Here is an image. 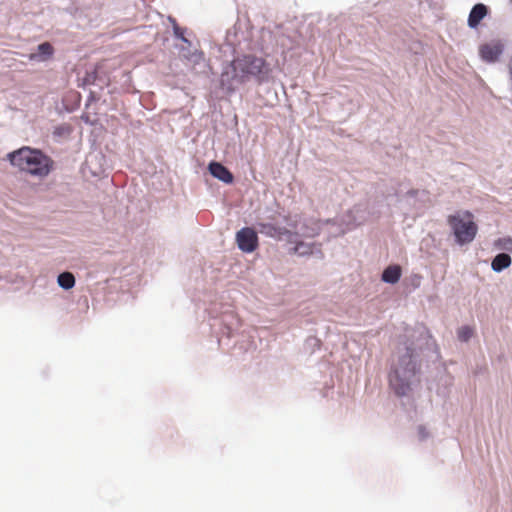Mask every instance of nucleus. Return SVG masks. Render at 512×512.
Here are the masks:
<instances>
[{
    "instance_id": "f257e3e1",
    "label": "nucleus",
    "mask_w": 512,
    "mask_h": 512,
    "mask_svg": "<svg viewBox=\"0 0 512 512\" xmlns=\"http://www.w3.org/2000/svg\"><path fill=\"white\" fill-rule=\"evenodd\" d=\"M8 158L21 172L40 179L46 177L53 167V160L50 157L30 147H22L9 153Z\"/></svg>"
},
{
    "instance_id": "f03ea898",
    "label": "nucleus",
    "mask_w": 512,
    "mask_h": 512,
    "mask_svg": "<svg viewBox=\"0 0 512 512\" xmlns=\"http://www.w3.org/2000/svg\"><path fill=\"white\" fill-rule=\"evenodd\" d=\"M233 77L244 83L255 79L258 84L268 82L272 69L269 63L262 57L252 54L243 55L234 59L231 63Z\"/></svg>"
},
{
    "instance_id": "7ed1b4c3",
    "label": "nucleus",
    "mask_w": 512,
    "mask_h": 512,
    "mask_svg": "<svg viewBox=\"0 0 512 512\" xmlns=\"http://www.w3.org/2000/svg\"><path fill=\"white\" fill-rule=\"evenodd\" d=\"M416 374L412 351L407 350L405 355L399 357L397 363L392 367L388 376L389 385L397 396H407L412 385L419 382Z\"/></svg>"
},
{
    "instance_id": "20e7f679",
    "label": "nucleus",
    "mask_w": 512,
    "mask_h": 512,
    "mask_svg": "<svg viewBox=\"0 0 512 512\" xmlns=\"http://www.w3.org/2000/svg\"><path fill=\"white\" fill-rule=\"evenodd\" d=\"M473 218V214L469 211L456 212L448 216L447 222L459 245L471 243L475 239L478 226Z\"/></svg>"
},
{
    "instance_id": "39448f33",
    "label": "nucleus",
    "mask_w": 512,
    "mask_h": 512,
    "mask_svg": "<svg viewBox=\"0 0 512 512\" xmlns=\"http://www.w3.org/2000/svg\"><path fill=\"white\" fill-rule=\"evenodd\" d=\"M504 51V44L501 40H491L479 47L481 59L487 63L497 62Z\"/></svg>"
},
{
    "instance_id": "423d86ee",
    "label": "nucleus",
    "mask_w": 512,
    "mask_h": 512,
    "mask_svg": "<svg viewBox=\"0 0 512 512\" xmlns=\"http://www.w3.org/2000/svg\"><path fill=\"white\" fill-rule=\"evenodd\" d=\"M238 247L243 252L251 253L258 247V236L254 229L245 227L236 234Z\"/></svg>"
},
{
    "instance_id": "0eeeda50",
    "label": "nucleus",
    "mask_w": 512,
    "mask_h": 512,
    "mask_svg": "<svg viewBox=\"0 0 512 512\" xmlns=\"http://www.w3.org/2000/svg\"><path fill=\"white\" fill-rule=\"evenodd\" d=\"M210 173L215 178L219 179L220 181L230 184L233 182V175L232 173L221 163L219 162H211L208 167Z\"/></svg>"
},
{
    "instance_id": "6e6552de",
    "label": "nucleus",
    "mask_w": 512,
    "mask_h": 512,
    "mask_svg": "<svg viewBox=\"0 0 512 512\" xmlns=\"http://www.w3.org/2000/svg\"><path fill=\"white\" fill-rule=\"evenodd\" d=\"M259 232L277 240H281L283 236H290L291 232L285 228L277 227L270 223H260L258 225Z\"/></svg>"
},
{
    "instance_id": "1a4fd4ad",
    "label": "nucleus",
    "mask_w": 512,
    "mask_h": 512,
    "mask_svg": "<svg viewBox=\"0 0 512 512\" xmlns=\"http://www.w3.org/2000/svg\"><path fill=\"white\" fill-rule=\"evenodd\" d=\"M487 13L488 9L484 4L478 3L474 5L468 17L469 27L476 28Z\"/></svg>"
},
{
    "instance_id": "9d476101",
    "label": "nucleus",
    "mask_w": 512,
    "mask_h": 512,
    "mask_svg": "<svg viewBox=\"0 0 512 512\" xmlns=\"http://www.w3.org/2000/svg\"><path fill=\"white\" fill-rule=\"evenodd\" d=\"M37 50V53L30 54L29 59L31 61H46L51 58L54 53V48L49 42L41 43L38 45Z\"/></svg>"
},
{
    "instance_id": "9b49d317",
    "label": "nucleus",
    "mask_w": 512,
    "mask_h": 512,
    "mask_svg": "<svg viewBox=\"0 0 512 512\" xmlns=\"http://www.w3.org/2000/svg\"><path fill=\"white\" fill-rule=\"evenodd\" d=\"M401 277V268L398 265L388 266L382 274V280L386 283L394 284Z\"/></svg>"
},
{
    "instance_id": "f8f14e48",
    "label": "nucleus",
    "mask_w": 512,
    "mask_h": 512,
    "mask_svg": "<svg viewBox=\"0 0 512 512\" xmlns=\"http://www.w3.org/2000/svg\"><path fill=\"white\" fill-rule=\"evenodd\" d=\"M511 265V257L506 253H500L492 260L491 267L495 272H501Z\"/></svg>"
},
{
    "instance_id": "ddd939ff",
    "label": "nucleus",
    "mask_w": 512,
    "mask_h": 512,
    "mask_svg": "<svg viewBox=\"0 0 512 512\" xmlns=\"http://www.w3.org/2000/svg\"><path fill=\"white\" fill-rule=\"evenodd\" d=\"M58 284L63 289H71L75 285V277L70 272H63L58 276Z\"/></svg>"
},
{
    "instance_id": "4468645a",
    "label": "nucleus",
    "mask_w": 512,
    "mask_h": 512,
    "mask_svg": "<svg viewBox=\"0 0 512 512\" xmlns=\"http://www.w3.org/2000/svg\"><path fill=\"white\" fill-rule=\"evenodd\" d=\"M310 225L311 226H309L308 224H305L306 230L302 234L304 237L312 238L319 234V231H320L319 222L311 221Z\"/></svg>"
},
{
    "instance_id": "2eb2a0df",
    "label": "nucleus",
    "mask_w": 512,
    "mask_h": 512,
    "mask_svg": "<svg viewBox=\"0 0 512 512\" xmlns=\"http://www.w3.org/2000/svg\"><path fill=\"white\" fill-rule=\"evenodd\" d=\"M292 253L299 255H308L312 253V246L305 244L304 242H298L292 249Z\"/></svg>"
},
{
    "instance_id": "dca6fc26",
    "label": "nucleus",
    "mask_w": 512,
    "mask_h": 512,
    "mask_svg": "<svg viewBox=\"0 0 512 512\" xmlns=\"http://www.w3.org/2000/svg\"><path fill=\"white\" fill-rule=\"evenodd\" d=\"M457 335L459 340L466 342L472 337L473 329L469 326H463L459 328Z\"/></svg>"
},
{
    "instance_id": "f3484780",
    "label": "nucleus",
    "mask_w": 512,
    "mask_h": 512,
    "mask_svg": "<svg viewBox=\"0 0 512 512\" xmlns=\"http://www.w3.org/2000/svg\"><path fill=\"white\" fill-rule=\"evenodd\" d=\"M183 57L193 62L194 64H197L203 60V53L195 50L189 54L183 53Z\"/></svg>"
},
{
    "instance_id": "a211bd4d",
    "label": "nucleus",
    "mask_w": 512,
    "mask_h": 512,
    "mask_svg": "<svg viewBox=\"0 0 512 512\" xmlns=\"http://www.w3.org/2000/svg\"><path fill=\"white\" fill-rule=\"evenodd\" d=\"M495 245L500 249L512 250V238H500L495 242Z\"/></svg>"
},
{
    "instance_id": "6ab92c4d",
    "label": "nucleus",
    "mask_w": 512,
    "mask_h": 512,
    "mask_svg": "<svg viewBox=\"0 0 512 512\" xmlns=\"http://www.w3.org/2000/svg\"><path fill=\"white\" fill-rule=\"evenodd\" d=\"M173 31L176 37L180 38L183 42L190 45V42L184 36V31L178 25H174Z\"/></svg>"
},
{
    "instance_id": "aec40b11",
    "label": "nucleus",
    "mask_w": 512,
    "mask_h": 512,
    "mask_svg": "<svg viewBox=\"0 0 512 512\" xmlns=\"http://www.w3.org/2000/svg\"><path fill=\"white\" fill-rule=\"evenodd\" d=\"M509 1H510V3L512 4V0H509Z\"/></svg>"
}]
</instances>
